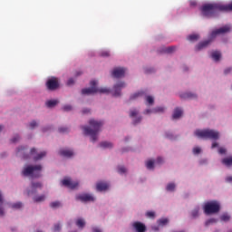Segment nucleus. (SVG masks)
<instances>
[{
    "label": "nucleus",
    "mask_w": 232,
    "mask_h": 232,
    "mask_svg": "<svg viewBox=\"0 0 232 232\" xmlns=\"http://www.w3.org/2000/svg\"><path fill=\"white\" fill-rule=\"evenodd\" d=\"M227 150H226V148H224V147H220L219 149H218V153H219V155H225V153L227 152Z\"/></svg>",
    "instance_id": "nucleus-47"
},
{
    "label": "nucleus",
    "mask_w": 232,
    "mask_h": 232,
    "mask_svg": "<svg viewBox=\"0 0 232 232\" xmlns=\"http://www.w3.org/2000/svg\"><path fill=\"white\" fill-rule=\"evenodd\" d=\"M209 43H211V40H206L204 42L199 43L197 46H196V50L199 51L202 50L204 48H207V46L209 44Z\"/></svg>",
    "instance_id": "nucleus-17"
},
{
    "label": "nucleus",
    "mask_w": 232,
    "mask_h": 232,
    "mask_svg": "<svg viewBox=\"0 0 232 232\" xmlns=\"http://www.w3.org/2000/svg\"><path fill=\"white\" fill-rule=\"evenodd\" d=\"M212 148H218V144L217 142L212 143Z\"/></svg>",
    "instance_id": "nucleus-62"
},
{
    "label": "nucleus",
    "mask_w": 232,
    "mask_h": 232,
    "mask_svg": "<svg viewBox=\"0 0 232 232\" xmlns=\"http://www.w3.org/2000/svg\"><path fill=\"white\" fill-rule=\"evenodd\" d=\"M21 151H24V147L18 148V153H21Z\"/></svg>",
    "instance_id": "nucleus-61"
},
{
    "label": "nucleus",
    "mask_w": 232,
    "mask_h": 232,
    "mask_svg": "<svg viewBox=\"0 0 232 232\" xmlns=\"http://www.w3.org/2000/svg\"><path fill=\"white\" fill-rule=\"evenodd\" d=\"M137 115H139V111L132 110L130 111V117H137Z\"/></svg>",
    "instance_id": "nucleus-45"
},
{
    "label": "nucleus",
    "mask_w": 232,
    "mask_h": 232,
    "mask_svg": "<svg viewBox=\"0 0 232 232\" xmlns=\"http://www.w3.org/2000/svg\"><path fill=\"white\" fill-rule=\"evenodd\" d=\"M92 232H102L99 227H93Z\"/></svg>",
    "instance_id": "nucleus-58"
},
{
    "label": "nucleus",
    "mask_w": 232,
    "mask_h": 232,
    "mask_svg": "<svg viewBox=\"0 0 232 232\" xmlns=\"http://www.w3.org/2000/svg\"><path fill=\"white\" fill-rule=\"evenodd\" d=\"M19 135L14 136L11 140L12 142H18L19 141Z\"/></svg>",
    "instance_id": "nucleus-53"
},
{
    "label": "nucleus",
    "mask_w": 232,
    "mask_h": 232,
    "mask_svg": "<svg viewBox=\"0 0 232 232\" xmlns=\"http://www.w3.org/2000/svg\"><path fill=\"white\" fill-rule=\"evenodd\" d=\"M100 147H101V148H108V149H111V148H113V143L109 142V141H103V142H101V143H100Z\"/></svg>",
    "instance_id": "nucleus-25"
},
{
    "label": "nucleus",
    "mask_w": 232,
    "mask_h": 232,
    "mask_svg": "<svg viewBox=\"0 0 232 232\" xmlns=\"http://www.w3.org/2000/svg\"><path fill=\"white\" fill-rule=\"evenodd\" d=\"M13 209H21L23 208V203L18 202L12 205Z\"/></svg>",
    "instance_id": "nucleus-37"
},
{
    "label": "nucleus",
    "mask_w": 232,
    "mask_h": 232,
    "mask_svg": "<svg viewBox=\"0 0 232 232\" xmlns=\"http://www.w3.org/2000/svg\"><path fill=\"white\" fill-rule=\"evenodd\" d=\"M45 86L50 92H55L59 88V79L51 77L47 80Z\"/></svg>",
    "instance_id": "nucleus-7"
},
{
    "label": "nucleus",
    "mask_w": 232,
    "mask_h": 232,
    "mask_svg": "<svg viewBox=\"0 0 232 232\" xmlns=\"http://www.w3.org/2000/svg\"><path fill=\"white\" fill-rule=\"evenodd\" d=\"M145 115H150V113H153V110H150V109H147L145 111H144Z\"/></svg>",
    "instance_id": "nucleus-55"
},
{
    "label": "nucleus",
    "mask_w": 232,
    "mask_h": 232,
    "mask_svg": "<svg viewBox=\"0 0 232 232\" xmlns=\"http://www.w3.org/2000/svg\"><path fill=\"white\" fill-rule=\"evenodd\" d=\"M91 87L82 90V95H92L93 93H110V89L108 88H97V81L92 80L90 82Z\"/></svg>",
    "instance_id": "nucleus-5"
},
{
    "label": "nucleus",
    "mask_w": 232,
    "mask_h": 232,
    "mask_svg": "<svg viewBox=\"0 0 232 232\" xmlns=\"http://www.w3.org/2000/svg\"><path fill=\"white\" fill-rule=\"evenodd\" d=\"M197 95L191 92H187L181 95V99H196Z\"/></svg>",
    "instance_id": "nucleus-24"
},
{
    "label": "nucleus",
    "mask_w": 232,
    "mask_h": 232,
    "mask_svg": "<svg viewBox=\"0 0 232 232\" xmlns=\"http://www.w3.org/2000/svg\"><path fill=\"white\" fill-rule=\"evenodd\" d=\"M60 133H68V131H70V130L66 127H61L58 129Z\"/></svg>",
    "instance_id": "nucleus-40"
},
{
    "label": "nucleus",
    "mask_w": 232,
    "mask_h": 232,
    "mask_svg": "<svg viewBox=\"0 0 232 232\" xmlns=\"http://www.w3.org/2000/svg\"><path fill=\"white\" fill-rule=\"evenodd\" d=\"M221 164L227 166V168H231L232 166V156H228L221 160Z\"/></svg>",
    "instance_id": "nucleus-16"
},
{
    "label": "nucleus",
    "mask_w": 232,
    "mask_h": 232,
    "mask_svg": "<svg viewBox=\"0 0 232 232\" xmlns=\"http://www.w3.org/2000/svg\"><path fill=\"white\" fill-rule=\"evenodd\" d=\"M217 218H210L206 221L205 226H211V224H217Z\"/></svg>",
    "instance_id": "nucleus-33"
},
{
    "label": "nucleus",
    "mask_w": 232,
    "mask_h": 232,
    "mask_svg": "<svg viewBox=\"0 0 232 232\" xmlns=\"http://www.w3.org/2000/svg\"><path fill=\"white\" fill-rule=\"evenodd\" d=\"M37 126V121H33L31 123H30V128L32 130H34V128H35Z\"/></svg>",
    "instance_id": "nucleus-50"
},
{
    "label": "nucleus",
    "mask_w": 232,
    "mask_h": 232,
    "mask_svg": "<svg viewBox=\"0 0 232 232\" xmlns=\"http://www.w3.org/2000/svg\"><path fill=\"white\" fill-rule=\"evenodd\" d=\"M145 95V92L143 91H140L138 92H135L130 96V101H133L135 99H139V97H143Z\"/></svg>",
    "instance_id": "nucleus-21"
},
{
    "label": "nucleus",
    "mask_w": 232,
    "mask_h": 232,
    "mask_svg": "<svg viewBox=\"0 0 232 232\" xmlns=\"http://www.w3.org/2000/svg\"><path fill=\"white\" fill-rule=\"evenodd\" d=\"M41 171H43L42 165H28L24 168L22 175L24 177H32L33 179H39V177H41Z\"/></svg>",
    "instance_id": "nucleus-3"
},
{
    "label": "nucleus",
    "mask_w": 232,
    "mask_h": 232,
    "mask_svg": "<svg viewBox=\"0 0 232 232\" xmlns=\"http://www.w3.org/2000/svg\"><path fill=\"white\" fill-rule=\"evenodd\" d=\"M146 102H148V104H153V102H155V100L151 96H147Z\"/></svg>",
    "instance_id": "nucleus-43"
},
{
    "label": "nucleus",
    "mask_w": 232,
    "mask_h": 232,
    "mask_svg": "<svg viewBox=\"0 0 232 232\" xmlns=\"http://www.w3.org/2000/svg\"><path fill=\"white\" fill-rule=\"evenodd\" d=\"M218 12H232V3L228 5L205 4L201 7V14L204 17H215Z\"/></svg>",
    "instance_id": "nucleus-1"
},
{
    "label": "nucleus",
    "mask_w": 232,
    "mask_h": 232,
    "mask_svg": "<svg viewBox=\"0 0 232 232\" xmlns=\"http://www.w3.org/2000/svg\"><path fill=\"white\" fill-rule=\"evenodd\" d=\"M230 218H231V217H229V215H227V214H223V215L220 217V219H221L223 222H227Z\"/></svg>",
    "instance_id": "nucleus-35"
},
{
    "label": "nucleus",
    "mask_w": 232,
    "mask_h": 232,
    "mask_svg": "<svg viewBox=\"0 0 232 232\" xmlns=\"http://www.w3.org/2000/svg\"><path fill=\"white\" fill-rule=\"evenodd\" d=\"M59 104V101L57 100H50L46 102L47 108H53V106H57Z\"/></svg>",
    "instance_id": "nucleus-22"
},
{
    "label": "nucleus",
    "mask_w": 232,
    "mask_h": 232,
    "mask_svg": "<svg viewBox=\"0 0 232 232\" xmlns=\"http://www.w3.org/2000/svg\"><path fill=\"white\" fill-rule=\"evenodd\" d=\"M142 121V117H138L133 121V124H139Z\"/></svg>",
    "instance_id": "nucleus-51"
},
{
    "label": "nucleus",
    "mask_w": 232,
    "mask_h": 232,
    "mask_svg": "<svg viewBox=\"0 0 232 232\" xmlns=\"http://www.w3.org/2000/svg\"><path fill=\"white\" fill-rule=\"evenodd\" d=\"M122 88H126V83L124 82H119L113 86L112 95L113 97H121V92Z\"/></svg>",
    "instance_id": "nucleus-8"
},
{
    "label": "nucleus",
    "mask_w": 232,
    "mask_h": 232,
    "mask_svg": "<svg viewBox=\"0 0 232 232\" xmlns=\"http://www.w3.org/2000/svg\"><path fill=\"white\" fill-rule=\"evenodd\" d=\"M68 86H72V84H75V81L72 78H70L67 82Z\"/></svg>",
    "instance_id": "nucleus-52"
},
{
    "label": "nucleus",
    "mask_w": 232,
    "mask_h": 232,
    "mask_svg": "<svg viewBox=\"0 0 232 232\" xmlns=\"http://www.w3.org/2000/svg\"><path fill=\"white\" fill-rule=\"evenodd\" d=\"M5 201L3 199V192L0 190V217H5V207H3Z\"/></svg>",
    "instance_id": "nucleus-18"
},
{
    "label": "nucleus",
    "mask_w": 232,
    "mask_h": 232,
    "mask_svg": "<svg viewBox=\"0 0 232 232\" xmlns=\"http://www.w3.org/2000/svg\"><path fill=\"white\" fill-rule=\"evenodd\" d=\"M101 57H110V52L109 51H102L100 53Z\"/></svg>",
    "instance_id": "nucleus-41"
},
{
    "label": "nucleus",
    "mask_w": 232,
    "mask_h": 232,
    "mask_svg": "<svg viewBox=\"0 0 232 232\" xmlns=\"http://www.w3.org/2000/svg\"><path fill=\"white\" fill-rule=\"evenodd\" d=\"M51 208H61V202L59 201H53L50 204Z\"/></svg>",
    "instance_id": "nucleus-38"
},
{
    "label": "nucleus",
    "mask_w": 232,
    "mask_h": 232,
    "mask_svg": "<svg viewBox=\"0 0 232 232\" xmlns=\"http://www.w3.org/2000/svg\"><path fill=\"white\" fill-rule=\"evenodd\" d=\"M154 166H155V161H153L152 160H150L146 162V168L148 169H153Z\"/></svg>",
    "instance_id": "nucleus-28"
},
{
    "label": "nucleus",
    "mask_w": 232,
    "mask_h": 232,
    "mask_svg": "<svg viewBox=\"0 0 232 232\" xmlns=\"http://www.w3.org/2000/svg\"><path fill=\"white\" fill-rule=\"evenodd\" d=\"M77 200H81L82 202H93L95 200V198L90 194H83L77 196Z\"/></svg>",
    "instance_id": "nucleus-12"
},
{
    "label": "nucleus",
    "mask_w": 232,
    "mask_h": 232,
    "mask_svg": "<svg viewBox=\"0 0 232 232\" xmlns=\"http://www.w3.org/2000/svg\"><path fill=\"white\" fill-rule=\"evenodd\" d=\"M194 134L198 139H209L210 140H218L220 134L214 130H197Z\"/></svg>",
    "instance_id": "nucleus-4"
},
{
    "label": "nucleus",
    "mask_w": 232,
    "mask_h": 232,
    "mask_svg": "<svg viewBox=\"0 0 232 232\" xmlns=\"http://www.w3.org/2000/svg\"><path fill=\"white\" fill-rule=\"evenodd\" d=\"M59 155H61L62 157H66L67 159H70V157H73V151L71 150L62 149L59 151Z\"/></svg>",
    "instance_id": "nucleus-15"
},
{
    "label": "nucleus",
    "mask_w": 232,
    "mask_h": 232,
    "mask_svg": "<svg viewBox=\"0 0 232 232\" xmlns=\"http://www.w3.org/2000/svg\"><path fill=\"white\" fill-rule=\"evenodd\" d=\"M53 231L54 232L61 231V224H55L53 227Z\"/></svg>",
    "instance_id": "nucleus-49"
},
{
    "label": "nucleus",
    "mask_w": 232,
    "mask_h": 232,
    "mask_svg": "<svg viewBox=\"0 0 232 232\" xmlns=\"http://www.w3.org/2000/svg\"><path fill=\"white\" fill-rule=\"evenodd\" d=\"M36 152H37V149L33 148V149H31L30 154H31V155H34V154L36 153Z\"/></svg>",
    "instance_id": "nucleus-57"
},
{
    "label": "nucleus",
    "mask_w": 232,
    "mask_h": 232,
    "mask_svg": "<svg viewBox=\"0 0 232 232\" xmlns=\"http://www.w3.org/2000/svg\"><path fill=\"white\" fill-rule=\"evenodd\" d=\"M180 117H182V110H180L179 108H176L174 110V113L172 115L173 119H180Z\"/></svg>",
    "instance_id": "nucleus-19"
},
{
    "label": "nucleus",
    "mask_w": 232,
    "mask_h": 232,
    "mask_svg": "<svg viewBox=\"0 0 232 232\" xmlns=\"http://www.w3.org/2000/svg\"><path fill=\"white\" fill-rule=\"evenodd\" d=\"M63 186H65L66 188H69L70 189H75L79 186V182L77 181H72L70 179H64L62 181Z\"/></svg>",
    "instance_id": "nucleus-10"
},
{
    "label": "nucleus",
    "mask_w": 232,
    "mask_h": 232,
    "mask_svg": "<svg viewBox=\"0 0 232 232\" xmlns=\"http://www.w3.org/2000/svg\"><path fill=\"white\" fill-rule=\"evenodd\" d=\"M164 107H156L152 109V113H162L164 112Z\"/></svg>",
    "instance_id": "nucleus-31"
},
{
    "label": "nucleus",
    "mask_w": 232,
    "mask_h": 232,
    "mask_svg": "<svg viewBox=\"0 0 232 232\" xmlns=\"http://www.w3.org/2000/svg\"><path fill=\"white\" fill-rule=\"evenodd\" d=\"M200 151H201V150H200L199 147H195V148L193 149V153H194V155H198V153H200Z\"/></svg>",
    "instance_id": "nucleus-48"
},
{
    "label": "nucleus",
    "mask_w": 232,
    "mask_h": 232,
    "mask_svg": "<svg viewBox=\"0 0 232 232\" xmlns=\"http://www.w3.org/2000/svg\"><path fill=\"white\" fill-rule=\"evenodd\" d=\"M205 215H215L220 211V203L218 201H208L205 203L204 207Z\"/></svg>",
    "instance_id": "nucleus-6"
},
{
    "label": "nucleus",
    "mask_w": 232,
    "mask_h": 232,
    "mask_svg": "<svg viewBox=\"0 0 232 232\" xmlns=\"http://www.w3.org/2000/svg\"><path fill=\"white\" fill-rule=\"evenodd\" d=\"M191 217L192 218H197V217H198V208H195L194 210H192Z\"/></svg>",
    "instance_id": "nucleus-39"
},
{
    "label": "nucleus",
    "mask_w": 232,
    "mask_h": 232,
    "mask_svg": "<svg viewBox=\"0 0 232 232\" xmlns=\"http://www.w3.org/2000/svg\"><path fill=\"white\" fill-rule=\"evenodd\" d=\"M231 72H232V68L229 67V68H227V69L224 71V73H225V75H227V73H231Z\"/></svg>",
    "instance_id": "nucleus-54"
},
{
    "label": "nucleus",
    "mask_w": 232,
    "mask_h": 232,
    "mask_svg": "<svg viewBox=\"0 0 232 232\" xmlns=\"http://www.w3.org/2000/svg\"><path fill=\"white\" fill-rule=\"evenodd\" d=\"M162 162H163L162 158L160 157V158L157 159V163L158 164H162Z\"/></svg>",
    "instance_id": "nucleus-59"
},
{
    "label": "nucleus",
    "mask_w": 232,
    "mask_h": 232,
    "mask_svg": "<svg viewBox=\"0 0 232 232\" xmlns=\"http://www.w3.org/2000/svg\"><path fill=\"white\" fill-rule=\"evenodd\" d=\"M63 111H72V105H64L63 107Z\"/></svg>",
    "instance_id": "nucleus-46"
},
{
    "label": "nucleus",
    "mask_w": 232,
    "mask_h": 232,
    "mask_svg": "<svg viewBox=\"0 0 232 232\" xmlns=\"http://www.w3.org/2000/svg\"><path fill=\"white\" fill-rule=\"evenodd\" d=\"M199 37L200 36L198 34H190L188 36V40L193 43L195 41H198Z\"/></svg>",
    "instance_id": "nucleus-26"
},
{
    "label": "nucleus",
    "mask_w": 232,
    "mask_h": 232,
    "mask_svg": "<svg viewBox=\"0 0 232 232\" xmlns=\"http://www.w3.org/2000/svg\"><path fill=\"white\" fill-rule=\"evenodd\" d=\"M167 138H168V139H171V135L167 134Z\"/></svg>",
    "instance_id": "nucleus-64"
},
{
    "label": "nucleus",
    "mask_w": 232,
    "mask_h": 232,
    "mask_svg": "<svg viewBox=\"0 0 232 232\" xmlns=\"http://www.w3.org/2000/svg\"><path fill=\"white\" fill-rule=\"evenodd\" d=\"M132 227H134L136 232H146V225H144L143 223L136 221L132 224Z\"/></svg>",
    "instance_id": "nucleus-13"
},
{
    "label": "nucleus",
    "mask_w": 232,
    "mask_h": 232,
    "mask_svg": "<svg viewBox=\"0 0 232 232\" xmlns=\"http://www.w3.org/2000/svg\"><path fill=\"white\" fill-rule=\"evenodd\" d=\"M175 50H177L176 46H169L164 49V53H173V52H175Z\"/></svg>",
    "instance_id": "nucleus-29"
},
{
    "label": "nucleus",
    "mask_w": 232,
    "mask_h": 232,
    "mask_svg": "<svg viewBox=\"0 0 232 232\" xmlns=\"http://www.w3.org/2000/svg\"><path fill=\"white\" fill-rule=\"evenodd\" d=\"M110 188V185L106 182L100 181L96 184L97 191H106Z\"/></svg>",
    "instance_id": "nucleus-14"
},
{
    "label": "nucleus",
    "mask_w": 232,
    "mask_h": 232,
    "mask_svg": "<svg viewBox=\"0 0 232 232\" xmlns=\"http://www.w3.org/2000/svg\"><path fill=\"white\" fill-rule=\"evenodd\" d=\"M82 113H90V109H85L82 111Z\"/></svg>",
    "instance_id": "nucleus-63"
},
{
    "label": "nucleus",
    "mask_w": 232,
    "mask_h": 232,
    "mask_svg": "<svg viewBox=\"0 0 232 232\" xmlns=\"http://www.w3.org/2000/svg\"><path fill=\"white\" fill-rule=\"evenodd\" d=\"M190 6H197V1L192 0L189 2Z\"/></svg>",
    "instance_id": "nucleus-56"
},
{
    "label": "nucleus",
    "mask_w": 232,
    "mask_h": 232,
    "mask_svg": "<svg viewBox=\"0 0 232 232\" xmlns=\"http://www.w3.org/2000/svg\"><path fill=\"white\" fill-rule=\"evenodd\" d=\"M125 73H126V69L122 67H118L113 69L112 77H115V79H121V77H124Z\"/></svg>",
    "instance_id": "nucleus-11"
},
{
    "label": "nucleus",
    "mask_w": 232,
    "mask_h": 232,
    "mask_svg": "<svg viewBox=\"0 0 232 232\" xmlns=\"http://www.w3.org/2000/svg\"><path fill=\"white\" fill-rule=\"evenodd\" d=\"M220 57H222V54L220 53V52H218V51L212 52L211 58L214 61H220Z\"/></svg>",
    "instance_id": "nucleus-20"
},
{
    "label": "nucleus",
    "mask_w": 232,
    "mask_h": 232,
    "mask_svg": "<svg viewBox=\"0 0 232 232\" xmlns=\"http://www.w3.org/2000/svg\"><path fill=\"white\" fill-rule=\"evenodd\" d=\"M46 198V196L42 195V196H38L34 198V202H44V199Z\"/></svg>",
    "instance_id": "nucleus-30"
},
{
    "label": "nucleus",
    "mask_w": 232,
    "mask_h": 232,
    "mask_svg": "<svg viewBox=\"0 0 232 232\" xmlns=\"http://www.w3.org/2000/svg\"><path fill=\"white\" fill-rule=\"evenodd\" d=\"M37 188H43V184L41 182H33L32 183V189H37Z\"/></svg>",
    "instance_id": "nucleus-34"
},
{
    "label": "nucleus",
    "mask_w": 232,
    "mask_h": 232,
    "mask_svg": "<svg viewBox=\"0 0 232 232\" xmlns=\"http://www.w3.org/2000/svg\"><path fill=\"white\" fill-rule=\"evenodd\" d=\"M227 182H232V176L227 177Z\"/></svg>",
    "instance_id": "nucleus-60"
},
{
    "label": "nucleus",
    "mask_w": 232,
    "mask_h": 232,
    "mask_svg": "<svg viewBox=\"0 0 232 232\" xmlns=\"http://www.w3.org/2000/svg\"><path fill=\"white\" fill-rule=\"evenodd\" d=\"M146 217H148L149 218H155V212L153 211H148L146 213Z\"/></svg>",
    "instance_id": "nucleus-44"
},
{
    "label": "nucleus",
    "mask_w": 232,
    "mask_h": 232,
    "mask_svg": "<svg viewBox=\"0 0 232 232\" xmlns=\"http://www.w3.org/2000/svg\"><path fill=\"white\" fill-rule=\"evenodd\" d=\"M166 189L167 191H175V183H169Z\"/></svg>",
    "instance_id": "nucleus-32"
},
{
    "label": "nucleus",
    "mask_w": 232,
    "mask_h": 232,
    "mask_svg": "<svg viewBox=\"0 0 232 232\" xmlns=\"http://www.w3.org/2000/svg\"><path fill=\"white\" fill-rule=\"evenodd\" d=\"M76 226L77 227H80L81 229H82V227L86 226V221H84V219L82 218H78L76 220Z\"/></svg>",
    "instance_id": "nucleus-23"
},
{
    "label": "nucleus",
    "mask_w": 232,
    "mask_h": 232,
    "mask_svg": "<svg viewBox=\"0 0 232 232\" xmlns=\"http://www.w3.org/2000/svg\"><path fill=\"white\" fill-rule=\"evenodd\" d=\"M168 222H169L168 218H161L158 221V224L159 226H166Z\"/></svg>",
    "instance_id": "nucleus-36"
},
{
    "label": "nucleus",
    "mask_w": 232,
    "mask_h": 232,
    "mask_svg": "<svg viewBox=\"0 0 232 232\" xmlns=\"http://www.w3.org/2000/svg\"><path fill=\"white\" fill-rule=\"evenodd\" d=\"M44 157H46V151H42L39 154H37L34 160H41V159H44Z\"/></svg>",
    "instance_id": "nucleus-27"
},
{
    "label": "nucleus",
    "mask_w": 232,
    "mask_h": 232,
    "mask_svg": "<svg viewBox=\"0 0 232 232\" xmlns=\"http://www.w3.org/2000/svg\"><path fill=\"white\" fill-rule=\"evenodd\" d=\"M228 32H231V26L230 25H225L223 27H220L219 29H216L211 33L212 37H217V35H220L222 34H228Z\"/></svg>",
    "instance_id": "nucleus-9"
},
{
    "label": "nucleus",
    "mask_w": 232,
    "mask_h": 232,
    "mask_svg": "<svg viewBox=\"0 0 232 232\" xmlns=\"http://www.w3.org/2000/svg\"><path fill=\"white\" fill-rule=\"evenodd\" d=\"M104 122L101 121H96L93 119H91L89 121V126L90 127H82L83 130L84 135H89L91 137V140L92 142H95L97 140V133L101 131V128H102Z\"/></svg>",
    "instance_id": "nucleus-2"
},
{
    "label": "nucleus",
    "mask_w": 232,
    "mask_h": 232,
    "mask_svg": "<svg viewBox=\"0 0 232 232\" xmlns=\"http://www.w3.org/2000/svg\"><path fill=\"white\" fill-rule=\"evenodd\" d=\"M127 169L124 168V166H119L118 167V173H121L122 175V173H126Z\"/></svg>",
    "instance_id": "nucleus-42"
}]
</instances>
